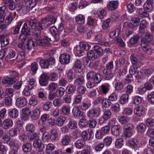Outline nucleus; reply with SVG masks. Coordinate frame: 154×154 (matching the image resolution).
<instances>
[{
  "mask_svg": "<svg viewBox=\"0 0 154 154\" xmlns=\"http://www.w3.org/2000/svg\"><path fill=\"white\" fill-rule=\"evenodd\" d=\"M37 45V44L32 39H30L27 41L25 44L26 49L30 50L34 48Z\"/></svg>",
  "mask_w": 154,
  "mask_h": 154,
  "instance_id": "nucleus-22",
  "label": "nucleus"
},
{
  "mask_svg": "<svg viewBox=\"0 0 154 154\" xmlns=\"http://www.w3.org/2000/svg\"><path fill=\"white\" fill-rule=\"evenodd\" d=\"M70 55L66 53L61 55L60 57V61L62 64H68L70 61Z\"/></svg>",
  "mask_w": 154,
  "mask_h": 154,
  "instance_id": "nucleus-15",
  "label": "nucleus"
},
{
  "mask_svg": "<svg viewBox=\"0 0 154 154\" xmlns=\"http://www.w3.org/2000/svg\"><path fill=\"white\" fill-rule=\"evenodd\" d=\"M133 113L136 116L141 117L144 114L145 109L142 106H137L134 108Z\"/></svg>",
  "mask_w": 154,
  "mask_h": 154,
  "instance_id": "nucleus-13",
  "label": "nucleus"
},
{
  "mask_svg": "<svg viewBox=\"0 0 154 154\" xmlns=\"http://www.w3.org/2000/svg\"><path fill=\"white\" fill-rule=\"evenodd\" d=\"M21 33L20 36V38L22 39L24 41V39H26L29 35L32 34V32L30 30V28L28 27L27 25L25 23L22 28Z\"/></svg>",
  "mask_w": 154,
  "mask_h": 154,
  "instance_id": "nucleus-3",
  "label": "nucleus"
},
{
  "mask_svg": "<svg viewBox=\"0 0 154 154\" xmlns=\"http://www.w3.org/2000/svg\"><path fill=\"white\" fill-rule=\"evenodd\" d=\"M13 14L12 13L10 12L9 14L7 16L5 19V25L6 26L9 25L13 20Z\"/></svg>",
  "mask_w": 154,
  "mask_h": 154,
  "instance_id": "nucleus-33",
  "label": "nucleus"
},
{
  "mask_svg": "<svg viewBox=\"0 0 154 154\" xmlns=\"http://www.w3.org/2000/svg\"><path fill=\"white\" fill-rule=\"evenodd\" d=\"M62 113L64 115H68L70 112V108L68 106L63 105L61 108Z\"/></svg>",
  "mask_w": 154,
  "mask_h": 154,
  "instance_id": "nucleus-48",
  "label": "nucleus"
},
{
  "mask_svg": "<svg viewBox=\"0 0 154 154\" xmlns=\"http://www.w3.org/2000/svg\"><path fill=\"white\" fill-rule=\"evenodd\" d=\"M120 31L119 29L116 28L113 31L110 32L109 35L111 38H115L119 34Z\"/></svg>",
  "mask_w": 154,
  "mask_h": 154,
  "instance_id": "nucleus-57",
  "label": "nucleus"
},
{
  "mask_svg": "<svg viewBox=\"0 0 154 154\" xmlns=\"http://www.w3.org/2000/svg\"><path fill=\"white\" fill-rule=\"evenodd\" d=\"M118 5V3L116 1L110 2L107 5L108 9L111 10H113L116 9Z\"/></svg>",
  "mask_w": 154,
  "mask_h": 154,
  "instance_id": "nucleus-30",
  "label": "nucleus"
},
{
  "mask_svg": "<svg viewBox=\"0 0 154 154\" xmlns=\"http://www.w3.org/2000/svg\"><path fill=\"white\" fill-rule=\"evenodd\" d=\"M84 82L85 79L84 77L82 76L79 77L78 78L76 79L74 82V84L76 86H78L79 85H82Z\"/></svg>",
  "mask_w": 154,
  "mask_h": 154,
  "instance_id": "nucleus-46",
  "label": "nucleus"
},
{
  "mask_svg": "<svg viewBox=\"0 0 154 154\" xmlns=\"http://www.w3.org/2000/svg\"><path fill=\"white\" fill-rule=\"evenodd\" d=\"M67 83L68 81L66 77H62L58 82L59 85L61 86H65Z\"/></svg>",
  "mask_w": 154,
  "mask_h": 154,
  "instance_id": "nucleus-62",
  "label": "nucleus"
},
{
  "mask_svg": "<svg viewBox=\"0 0 154 154\" xmlns=\"http://www.w3.org/2000/svg\"><path fill=\"white\" fill-rule=\"evenodd\" d=\"M31 114L32 118L33 119H37L40 116V109L38 108L33 109L31 112Z\"/></svg>",
  "mask_w": 154,
  "mask_h": 154,
  "instance_id": "nucleus-24",
  "label": "nucleus"
},
{
  "mask_svg": "<svg viewBox=\"0 0 154 154\" xmlns=\"http://www.w3.org/2000/svg\"><path fill=\"white\" fill-rule=\"evenodd\" d=\"M140 22V20L139 17H133L131 19L130 23L129 22L125 23L124 26L125 27L133 28L134 27L138 26Z\"/></svg>",
  "mask_w": 154,
  "mask_h": 154,
  "instance_id": "nucleus-4",
  "label": "nucleus"
},
{
  "mask_svg": "<svg viewBox=\"0 0 154 154\" xmlns=\"http://www.w3.org/2000/svg\"><path fill=\"white\" fill-rule=\"evenodd\" d=\"M87 78L90 80L92 79L95 84H98L101 81L102 76L99 73H97L94 71H90L87 73Z\"/></svg>",
  "mask_w": 154,
  "mask_h": 154,
  "instance_id": "nucleus-2",
  "label": "nucleus"
},
{
  "mask_svg": "<svg viewBox=\"0 0 154 154\" xmlns=\"http://www.w3.org/2000/svg\"><path fill=\"white\" fill-rule=\"evenodd\" d=\"M149 43L145 41H142L141 46L143 51L145 53L150 55L152 53V51L148 45Z\"/></svg>",
  "mask_w": 154,
  "mask_h": 154,
  "instance_id": "nucleus-10",
  "label": "nucleus"
},
{
  "mask_svg": "<svg viewBox=\"0 0 154 154\" xmlns=\"http://www.w3.org/2000/svg\"><path fill=\"white\" fill-rule=\"evenodd\" d=\"M107 38L106 36H103L101 33L98 34L95 36V41L97 43L105 46L108 45Z\"/></svg>",
  "mask_w": 154,
  "mask_h": 154,
  "instance_id": "nucleus-5",
  "label": "nucleus"
},
{
  "mask_svg": "<svg viewBox=\"0 0 154 154\" xmlns=\"http://www.w3.org/2000/svg\"><path fill=\"white\" fill-rule=\"evenodd\" d=\"M38 64L36 62H34L31 63L30 67L31 71L32 72V74L35 75L36 73L38 68Z\"/></svg>",
  "mask_w": 154,
  "mask_h": 154,
  "instance_id": "nucleus-41",
  "label": "nucleus"
},
{
  "mask_svg": "<svg viewBox=\"0 0 154 154\" xmlns=\"http://www.w3.org/2000/svg\"><path fill=\"white\" fill-rule=\"evenodd\" d=\"M16 82V79L14 78H11L9 77H6L2 81L3 84H8L12 85L14 83Z\"/></svg>",
  "mask_w": 154,
  "mask_h": 154,
  "instance_id": "nucleus-37",
  "label": "nucleus"
},
{
  "mask_svg": "<svg viewBox=\"0 0 154 154\" xmlns=\"http://www.w3.org/2000/svg\"><path fill=\"white\" fill-rule=\"evenodd\" d=\"M23 131L22 128L16 127L11 128L9 131L8 134L11 137H15Z\"/></svg>",
  "mask_w": 154,
  "mask_h": 154,
  "instance_id": "nucleus-12",
  "label": "nucleus"
},
{
  "mask_svg": "<svg viewBox=\"0 0 154 154\" xmlns=\"http://www.w3.org/2000/svg\"><path fill=\"white\" fill-rule=\"evenodd\" d=\"M85 144V143L83 140L80 139L76 141L75 144L76 148L80 149L82 148Z\"/></svg>",
  "mask_w": 154,
  "mask_h": 154,
  "instance_id": "nucleus-32",
  "label": "nucleus"
},
{
  "mask_svg": "<svg viewBox=\"0 0 154 154\" xmlns=\"http://www.w3.org/2000/svg\"><path fill=\"white\" fill-rule=\"evenodd\" d=\"M145 123L148 127H152L154 126V120L152 118H148L146 120Z\"/></svg>",
  "mask_w": 154,
  "mask_h": 154,
  "instance_id": "nucleus-64",
  "label": "nucleus"
},
{
  "mask_svg": "<svg viewBox=\"0 0 154 154\" xmlns=\"http://www.w3.org/2000/svg\"><path fill=\"white\" fill-rule=\"evenodd\" d=\"M29 104L32 106L36 105L38 103L37 98L34 96H32L29 100Z\"/></svg>",
  "mask_w": 154,
  "mask_h": 154,
  "instance_id": "nucleus-61",
  "label": "nucleus"
},
{
  "mask_svg": "<svg viewBox=\"0 0 154 154\" xmlns=\"http://www.w3.org/2000/svg\"><path fill=\"white\" fill-rule=\"evenodd\" d=\"M143 38L146 40V42L151 41L152 40V36L149 32H146L143 34V35H142Z\"/></svg>",
  "mask_w": 154,
  "mask_h": 154,
  "instance_id": "nucleus-53",
  "label": "nucleus"
},
{
  "mask_svg": "<svg viewBox=\"0 0 154 154\" xmlns=\"http://www.w3.org/2000/svg\"><path fill=\"white\" fill-rule=\"evenodd\" d=\"M110 85L108 83H106L101 85L100 87L101 92L104 94H106L109 91Z\"/></svg>",
  "mask_w": 154,
  "mask_h": 154,
  "instance_id": "nucleus-23",
  "label": "nucleus"
},
{
  "mask_svg": "<svg viewBox=\"0 0 154 154\" xmlns=\"http://www.w3.org/2000/svg\"><path fill=\"white\" fill-rule=\"evenodd\" d=\"M87 55L89 60H91L93 58L97 59L98 57L97 55L92 50H90L87 52Z\"/></svg>",
  "mask_w": 154,
  "mask_h": 154,
  "instance_id": "nucleus-54",
  "label": "nucleus"
},
{
  "mask_svg": "<svg viewBox=\"0 0 154 154\" xmlns=\"http://www.w3.org/2000/svg\"><path fill=\"white\" fill-rule=\"evenodd\" d=\"M36 85V80L33 78L29 79L27 81V85L26 86L29 87L30 89H32Z\"/></svg>",
  "mask_w": 154,
  "mask_h": 154,
  "instance_id": "nucleus-40",
  "label": "nucleus"
},
{
  "mask_svg": "<svg viewBox=\"0 0 154 154\" xmlns=\"http://www.w3.org/2000/svg\"><path fill=\"white\" fill-rule=\"evenodd\" d=\"M149 43L145 41H142L141 46L143 51L145 53L150 55L152 53V51L148 45Z\"/></svg>",
  "mask_w": 154,
  "mask_h": 154,
  "instance_id": "nucleus-9",
  "label": "nucleus"
},
{
  "mask_svg": "<svg viewBox=\"0 0 154 154\" xmlns=\"http://www.w3.org/2000/svg\"><path fill=\"white\" fill-rule=\"evenodd\" d=\"M40 0H31L29 2V7L31 10H32L33 12L34 11H35L36 9H34L37 2Z\"/></svg>",
  "mask_w": 154,
  "mask_h": 154,
  "instance_id": "nucleus-50",
  "label": "nucleus"
},
{
  "mask_svg": "<svg viewBox=\"0 0 154 154\" xmlns=\"http://www.w3.org/2000/svg\"><path fill=\"white\" fill-rule=\"evenodd\" d=\"M100 114L99 108H92L89 110L87 113V116L90 118L93 119L94 117L97 116Z\"/></svg>",
  "mask_w": 154,
  "mask_h": 154,
  "instance_id": "nucleus-7",
  "label": "nucleus"
},
{
  "mask_svg": "<svg viewBox=\"0 0 154 154\" xmlns=\"http://www.w3.org/2000/svg\"><path fill=\"white\" fill-rule=\"evenodd\" d=\"M50 31L56 40H58L59 39V33L58 32L57 29L55 27L52 26L50 27Z\"/></svg>",
  "mask_w": 154,
  "mask_h": 154,
  "instance_id": "nucleus-25",
  "label": "nucleus"
},
{
  "mask_svg": "<svg viewBox=\"0 0 154 154\" xmlns=\"http://www.w3.org/2000/svg\"><path fill=\"white\" fill-rule=\"evenodd\" d=\"M76 22L80 24H84L85 22V17L84 15L80 14L77 16L75 18Z\"/></svg>",
  "mask_w": 154,
  "mask_h": 154,
  "instance_id": "nucleus-36",
  "label": "nucleus"
},
{
  "mask_svg": "<svg viewBox=\"0 0 154 154\" xmlns=\"http://www.w3.org/2000/svg\"><path fill=\"white\" fill-rule=\"evenodd\" d=\"M13 125V121L10 118L5 119L2 124V127L5 130H7L12 127Z\"/></svg>",
  "mask_w": 154,
  "mask_h": 154,
  "instance_id": "nucleus-16",
  "label": "nucleus"
},
{
  "mask_svg": "<svg viewBox=\"0 0 154 154\" xmlns=\"http://www.w3.org/2000/svg\"><path fill=\"white\" fill-rule=\"evenodd\" d=\"M58 87V84L56 83L52 82L50 83L47 87L48 90L50 91H55Z\"/></svg>",
  "mask_w": 154,
  "mask_h": 154,
  "instance_id": "nucleus-56",
  "label": "nucleus"
},
{
  "mask_svg": "<svg viewBox=\"0 0 154 154\" xmlns=\"http://www.w3.org/2000/svg\"><path fill=\"white\" fill-rule=\"evenodd\" d=\"M71 138V137L69 135L66 134L64 135L61 140L62 144L64 146L68 145L70 143Z\"/></svg>",
  "mask_w": 154,
  "mask_h": 154,
  "instance_id": "nucleus-19",
  "label": "nucleus"
},
{
  "mask_svg": "<svg viewBox=\"0 0 154 154\" xmlns=\"http://www.w3.org/2000/svg\"><path fill=\"white\" fill-rule=\"evenodd\" d=\"M23 115V117L25 119H27L29 117V116L31 114V112L29 107H26L23 109L21 111Z\"/></svg>",
  "mask_w": 154,
  "mask_h": 154,
  "instance_id": "nucleus-26",
  "label": "nucleus"
},
{
  "mask_svg": "<svg viewBox=\"0 0 154 154\" xmlns=\"http://www.w3.org/2000/svg\"><path fill=\"white\" fill-rule=\"evenodd\" d=\"M94 50L97 54H96L98 55V57L99 56H101L103 55V51L99 46L94 45Z\"/></svg>",
  "mask_w": 154,
  "mask_h": 154,
  "instance_id": "nucleus-55",
  "label": "nucleus"
},
{
  "mask_svg": "<svg viewBox=\"0 0 154 154\" xmlns=\"http://www.w3.org/2000/svg\"><path fill=\"white\" fill-rule=\"evenodd\" d=\"M153 0H147L143 5L144 10L147 12H150L153 9Z\"/></svg>",
  "mask_w": 154,
  "mask_h": 154,
  "instance_id": "nucleus-18",
  "label": "nucleus"
},
{
  "mask_svg": "<svg viewBox=\"0 0 154 154\" xmlns=\"http://www.w3.org/2000/svg\"><path fill=\"white\" fill-rule=\"evenodd\" d=\"M149 43L145 41H142L141 46L143 51L145 53L150 55L152 53V51L148 45Z\"/></svg>",
  "mask_w": 154,
  "mask_h": 154,
  "instance_id": "nucleus-8",
  "label": "nucleus"
},
{
  "mask_svg": "<svg viewBox=\"0 0 154 154\" xmlns=\"http://www.w3.org/2000/svg\"><path fill=\"white\" fill-rule=\"evenodd\" d=\"M49 76L48 74L43 73L39 78V83L42 86H46L48 84Z\"/></svg>",
  "mask_w": 154,
  "mask_h": 154,
  "instance_id": "nucleus-6",
  "label": "nucleus"
},
{
  "mask_svg": "<svg viewBox=\"0 0 154 154\" xmlns=\"http://www.w3.org/2000/svg\"><path fill=\"white\" fill-rule=\"evenodd\" d=\"M58 135L57 131L56 129H53L51 131L50 137L52 141H55L57 139Z\"/></svg>",
  "mask_w": 154,
  "mask_h": 154,
  "instance_id": "nucleus-43",
  "label": "nucleus"
},
{
  "mask_svg": "<svg viewBox=\"0 0 154 154\" xmlns=\"http://www.w3.org/2000/svg\"><path fill=\"white\" fill-rule=\"evenodd\" d=\"M76 88L73 85H69L67 86L66 88V93L69 94H73L75 92Z\"/></svg>",
  "mask_w": 154,
  "mask_h": 154,
  "instance_id": "nucleus-34",
  "label": "nucleus"
},
{
  "mask_svg": "<svg viewBox=\"0 0 154 154\" xmlns=\"http://www.w3.org/2000/svg\"><path fill=\"white\" fill-rule=\"evenodd\" d=\"M66 120V118L63 116H60L57 119L56 123L58 126H62Z\"/></svg>",
  "mask_w": 154,
  "mask_h": 154,
  "instance_id": "nucleus-45",
  "label": "nucleus"
},
{
  "mask_svg": "<svg viewBox=\"0 0 154 154\" xmlns=\"http://www.w3.org/2000/svg\"><path fill=\"white\" fill-rule=\"evenodd\" d=\"M19 115L18 110L16 109H12L10 111L9 113V116L11 118H16Z\"/></svg>",
  "mask_w": 154,
  "mask_h": 154,
  "instance_id": "nucleus-44",
  "label": "nucleus"
},
{
  "mask_svg": "<svg viewBox=\"0 0 154 154\" xmlns=\"http://www.w3.org/2000/svg\"><path fill=\"white\" fill-rule=\"evenodd\" d=\"M33 145L34 147L39 148L38 150H39L41 149L42 150L44 148V145L42 144L41 140L39 139L36 140L34 141Z\"/></svg>",
  "mask_w": 154,
  "mask_h": 154,
  "instance_id": "nucleus-27",
  "label": "nucleus"
},
{
  "mask_svg": "<svg viewBox=\"0 0 154 154\" xmlns=\"http://www.w3.org/2000/svg\"><path fill=\"white\" fill-rule=\"evenodd\" d=\"M6 53L7 55L5 58V59L8 60L9 59L14 57L15 56V52L12 50L6 49Z\"/></svg>",
  "mask_w": 154,
  "mask_h": 154,
  "instance_id": "nucleus-31",
  "label": "nucleus"
},
{
  "mask_svg": "<svg viewBox=\"0 0 154 154\" xmlns=\"http://www.w3.org/2000/svg\"><path fill=\"white\" fill-rule=\"evenodd\" d=\"M51 114L55 118L59 116L60 114L59 109L56 108L51 109Z\"/></svg>",
  "mask_w": 154,
  "mask_h": 154,
  "instance_id": "nucleus-59",
  "label": "nucleus"
},
{
  "mask_svg": "<svg viewBox=\"0 0 154 154\" xmlns=\"http://www.w3.org/2000/svg\"><path fill=\"white\" fill-rule=\"evenodd\" d=\"M90 47L91 46L87 43L81 42L79 43V45L75 48L76 52L79 56L83 55L85 53L83 50L87 51L90 49Z\"/></svg>",
  "mask_w": 154,
  "mask_h": 154,
  "instance_id": "nucleus-1",
  "label": "nucleus"
},
{
  "mask_svg": "<svg viewBox=\"0 0 154 154\" xmlns=\"http://www.w3.org/2000/svg\"><path fill=\"white\" fill-rule=\"evenodd\" d=\"M22 149L25 152H30L32 149V144L29 142L24 143L22 146Z\"/></svg>",
  "mask_w": 154,
  "mask_h": 154,
  "instance_id": "nucleus-28",
  "label": "nucleus"
},
{
  "mask_svg": "<svg viewBox=\"0 0 154 154\" xmlns=\"http://www.w3.org/2000/svg\"><path fill=\"white\" fill-rule=\"evenodd\" d=\"M124 143V141L123 139H117L115 141V145L117 148L120 149L123 146Z\"/></svg>",
  "mask_w": 154,
  "mask_h": 154,
  "instance_id": "nucleus-39",
  "label": "nucleus"
},
{
  "mask_svg": "<svg viewBox=\"0 0 154 154\" xmlns=\"http://www.w3.org/2000/svg\"><path fill=\"white\" fill-rule=\"evenodd\" d=\"M37 22L34 20H27L25 22L26 24L30 26L32 29L35 31H36L37 29Z\"/></svg>",
  "mask_w": 154,
  "mask_h": 154,
  "instance_id": "nucleus-21",
  "label": "nucleus"
},
{
  "mask_svg": "<svg viewBox=\"0 0 154 154\" xmlns=\"http://www.w3.org/2000/svg\"><path fill=\"white\" fill-rule=\"evenodd\" d=\"M88 124V121L85 116L82 117L78 123L79 126L81 128H84Z\"/></svg>",
  "mask_w": 154,
  "mask_h": 154,
  "instance_id": "nucleus-38",
  "label": "nucleus"
},
{
  "mask_svg": "<svg viewBox=\"0 0 154 154\" xmlns=\"http://www.w3.org/2000/svg\"><path fill=\"white\" fill-rule=\"evenodd\" d=\"M82 64L81 61L78 59L76 60L73 63V68L76 72H81L83 70Z\"/></svg>",
  "mask_w": 154,
  "mask_h": 154,
  "instance_id": "nucleus-11",
  "label": "nucleus"
},
{
  "mask_svg": "<svg viewBox=\"0 0 154 154\" xmlns=\"http://www.w3.org/2000/svg\"><path fill=\"white\" fill-rule=\"evenodd\" d=\"M121 127L119 125L113 126L111 129L112 134L116 136L119 135L121 133Z\"/></svg>",
  "mask_w": 154,
  "mask_h": 154,
  "instance_id": "nucleus-20",
  "label": "nucleus"
},
{
  "mask_svg": "<svg viewBox=\"0 0 154 154\" xmlns=\"http://www.w3.org/2000/svg\"><path fill=\"white\" fill-rule=\"evenodd\" d=\"M39 64L43 68H48L49 65V62L47 60H40L39 62Z\"/></svg>",
  "mask_w": 154,
  "mask_h": 154,
  "instance_id": "nucleus-42",
  "label": "nucleus"
},
{
  "mask_svg": "<svg viewBox=\"0 0 154 154\" xmlns=\"http://www.w3.org/2000/svg\"><path fill=\"white\" fill-rule=\"evenodd\" d=\"M72 112L73 115L76 117L83 116L84 114V112L81 111L79 107L78 106H75L73 107Z\"/></svg>",
  "mask_w": 154,
  "mask_h": 154,
  "instance_id": "nucleus-17",
  "label": "nucleus"
},
{
  "mask_svg": "<svg viewBox=\"0 0 154 154\" xmlns=\"http://www.w3.org/2000/svg\"><path fill=\"white\" fill-rule=\"evenodd\" d=\"M125 61L124 58H121L119 60H117L116 62V66L117 67H120L123 66Z\"/></svg>",
  "mask_w": 154,
  "mask_h": 154,
  "instance_id": "nucleus-63",
  "label": "nucleus"
},
{
  "mask_svg": "<svg viewBox=\"0 0 154 154\" xmlns=\"http://www.w3.org/2000/svg\"><path fill=\"white\" fill-rule=\"evenodd\" d=\"M35 128L34 124L29 123L27 124L25 130L27 132H33L34 131Z\"/></svg>",
  "mask_w": 154,
  "mask_h": 154,
  "instance_id": "nucleus-49",
  "label": "nucleus"
},
{
  "mask_svg": "<svg viewBox=\"0 0 154 154\" xmlns=\"http://www.w3.org/2000/svg\"><path fill=\"white\" fill-rule=\"evenodd\" d=\"M137 129L138 132L140 133L144 132L146 129L145 125L143 123H141L138 125L137 126Z\"/></svg>",
  "mask_w": 154,
  "mask_h": 154,
  "instance_id": "nucleus-52",
  "label": "nucleus"
},
{
  "mask_svg": "<svg viewBox=\"0 0 154 154\" xmlns=\"http://www.w3.org/2000/svg\"><path fill=\"white\" fill-rule=\"evenodd\" d=\"M115 90L117 91L122 90L124 88L122 83L120 82H116L115 84Z\"/></svg>",
  "mask_w": 154,
  "mask_h": 154,
  "instance_id": "nucleus-60",
  "label": "nucleus"
},
{
  "mask_svg": "<svg viewBox=\"0 0 154 154\" xmlns=\"http://www.w3.org/2000/svg\"><path fill=\"white\" fill-rule=\"evenodd\" d=\"M26 100L24 97H19L16 99V105L18 108H22L26 105Z\"/></svg>",
  "mask_w": 154,
  "mask_h": 154,
  "instance_id": "nucleus-14",
  "label": "nucleus"
},
{
  "mask_svg": "<svg viewBox=\"0 0 154 154\" xmlns=\"http://www.w3.org/2000/svg\"><path fill=\"white\" fill-rule=\"evenodd\" d=\"M103 72L105 75L106 80H109L112 78L113 74L110 71L107 70H103Z\"/></svg>",
  "mask_w": 154,
  "mask_h": 154,
  "instance_id": "nucleus-51",
  "label": "nucleus"
},
{
  "mask_svg": "<svg viewBox=\"0 0 154 154\" xmlns=\"http://www.w3.org/2000/svg\"><path fill=\"white\" fill-rule=\"evenodd\" d=\"M54 149L53 145L50 143L48 144L46 148V152L48 154H51L52 151Z\"/></svg>",
  "mask_w": 154,
  "mask_h": 154,
  "instance_id": "nucleus-58",
  "label": "nucleus"
},
{
  "mask_svg": "<svg viewBox=\"0 0 154 154\" xmlns=\"http://www.w3.org/2000/svg\"><path fill=\"white\" fill-rule=\"evenodd\" d=\"M137 12L140 16L142 17H147L149 16V14L147 11H145L144 9L138 8L137 10Z\"/></svg>",
  "mask_w": 154,
  "mask_h": 154,
  "instance_id": "nucleus-35",
  "label": "nucleus"
},
{
  "mask_svg": "<svg viewBox=\"0 0 154 154\" xmlns=\"http://www.w3.org/2000/svg\"><path fill=\"white\" fill-rule=\"evenodd\" d=\"M129 97V95L126 94L122 95L120 97V103L122 104H124L127 102L128 100Z\"/></svg>",
  "mask_w": 154,
  "mask_h": 154,
  "instance_id": "nucleus-47",
  "label": "nucleus"
},
{
  "mask_svg": "<svg viewBox=\"0 0 154 154\" xmlns=\"http://www.w3.org/2000/svg\"><path fill=\"white\" fill-rule=\"evenodd\" d=\"M97 14L100 19H103L106 15L107 12L105 9L100 8L98 9Z\"/></svg>",
  "mask_w": 154,
  "mask_h": 154,
  "instance_id": "nucleus-29",
  "label": "nucleus"
}]
</instances>
